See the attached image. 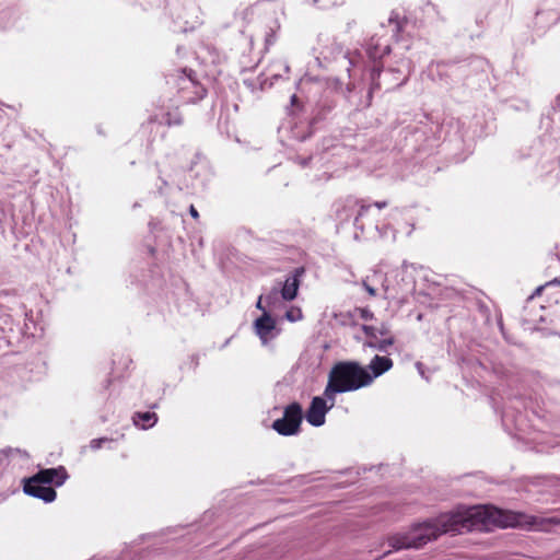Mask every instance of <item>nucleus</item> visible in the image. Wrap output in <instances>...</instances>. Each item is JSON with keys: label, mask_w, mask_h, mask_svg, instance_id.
Segmentation results:
<instances>
[{"label": "nucleus", "mask_w": 560, "mask_h": 560, "mask_svg": "<svg viewBox=\"0 0 560 560\" xmlns=\"http://www.w3.org/2000/svg\"><path fill=\"white\" fill-rule=\"evenodd\" d=\"M373 383L369 371L355 361L336 363L329 372L324 396L335 404V395L366 387Z\"/></svg>", "instance_id": "obj_2"}, {"label": "nucleus", "mask_w": 560, "mask_h": 560, "mask_svg": "<svg viewBox=\"0 0 560 560\" xmlns=\"http://www.w3.org/2000/svg\"><path fill=\"white\" fill-rule=\"evenodd\" d=\"M358 203H359V200H357V199H347L345 205H342L341 208L337 209V211H336L337 218L342 221H348L350 218L348 210L352 209Z\"/></svg>", "instance_id": "obj_11"}, {"label": "nucleus", "mask_w": 560, "mask_h": 560, "mask_svg": "<svg viewBox=\"0 0 560 560\" xmlns=\"http://www.w3.org/2000/svg\"><path fill=\"white\" fill-rule=\"evenodd\" d=\"M363 287L364 289L366 290V292L371 295V296H375L376 295V289L369 285L365 281H363Z\"/></svg>", "instance_id": "obj_19"}, {"label": "nucleus", "mask_w": 560, "mask_h": 560, "mask_svg": "<svg viewBox=\"0 0 560 560\" xmlns=\"http://www.w3.org/2000/svg\"><path fill=\"white\" fill-rule=\"evenodd\" d=\"M328 2L327 7H340L345 4V0H326Z\"/></svg>", "instance_id": "obj_20"}, {"label": "nucleus", "mask_w": 560, "mask_h": 560, "mask_svg": "<svg viewBox=\"0 0 560 560\" xmlns=\"http://www.w3.org/2000/svg\"><path fill=\"white\" fill-rule=\"evenodd\" d=\"M388 202L387 201H376L374 202V206L378 209H383L385 207H387Z\"/></svg>", "instance_id": "obj_23"}, {"label": "nucleus", "mask_w": 560, "mask_h": 560, "mask_svg": "<svg viewBox=\"0 0 560 560\" xmlns=\"http://www.w3.org/2000/svg\"><path fill=\"white\" fill-rule=\"evenodd\" d=\"M357 206H359V211H358L357 217L354 218L355 224L369 211V209L371 207L370 205H365L362 200H359V203Z\"/></svg>", "instance_id": "obj_14"}, {"label": "nucleus", "mask_w": 560, "mask_h": 560, "mask_svg": "<svg viewBox=\"0 0 560 560\" xmlns=\"http://www.w3.org/2000/svg\"><path fill=\"white\" fill-rule=\"evenodd\" d=\"M377 332H380L382 336L387 335V330L385 328L380 329Z\"/></svg>", "instance_id": "obj_27"}, {"label": "nucleus", "mask_w": 560, "mask_h": 560, "mask_svg": "<svg viewBox=\"0 0 560 560\" xmlns=\"http://www.w3.org/2000/svg\"><path fill=\"white\" fill-rule=\"evenodd\" d=\"M362 330L365 334L366 337L371 339L377 338V329L374 326L363 325Z\"/></svg>", "instance_id": "obj_16"}, {"label": "nucleus", "mask_w": 560, "mask_h": 560, "mask_svg": "<svg viewBox=\"0 0 560 560\" xmlns=\"http://www.w3.org/2000/svg\"><path fill=\"white\" fill-rule=\"evenodd\" d=\"M261 300H262V298L260 296L258 299V301H257V304H256L257 308H259V310H264L262 304H261Z\"/></svg>", "instance_id": "obj_26"}, {"label": "nucleus", "mask_w": 560, "mask_h": 560, "mask_svg": "<svg viewBox=\"0 0 560 560\" xmlns=\"http://www.w3.org/2000/svg\"><path fill=\"white\" fill-rule=\"evenodd\" d=\"M304 273V268H296L292 277L288 278L281 290V295L285 301H292L296 298L300 287V277Z\"/></svg>", "instance_id": "obj_7"}, {"label": "nucleus", "mask_w": 560, "mask_h": 560, "mask_svg": "<svg viewBox=\"0 0 560 560\" xmlns=\"http://www.w3.org/2000/svg\"><path fill=\"white\" fill-rule=\"evenodd\" d=\"M296 101V95H293L292 96V102H295Z\"/></svg>", "instance_id": "obj_28"}, {"label": "nucleus", "mask_w": 560, "mask_h": 560, "mask_svg": "<svg viewBox=\"0 0 560 560\" xmlns=\"http://www.w3.org/2000/svg\"><path fill=\"white\" fill-rule=\"evenodd\" d=\"M490 524L500 527H532L537 526L539 522L537 517L524 513L490 506H474L442 513L435 518L413 524L408 533L392 535L387 541L394 550L419 549L443 534L480 529Z\"/></svg>", "instance_id": "obj_1"}, {"label": "nucleus", "mask_w": 560, "mask_h": 560, "mask_svg": "<svg viewBox=\"0 0 560 560\" xmlns=\"http://www.w3.org/2000/svg\"><path fill=\"white\" fill-rule=\"evenodd\" d=\"M355 312L364 320H371L374 317V314L366 307H359L355 310Z\"/></svg>", "instance_id": "obj_15"}, {"label": "nucleus", "mask_w": 560, "mask_h": 560, "mask_svg": "<svg viewBox=\"0 0 560 560\" xmlns=\"http://www.w3.org/2000/svg\"><path fill=\"white\" fill-rule=\"evenodd\" d=\"M68 478L63 466L57 468L40 469L37 474L25 479L23 490L26 494L40 499L44 502H52L57 493L51 485L60 487Z\"/></svg>", "instance_id": "obj_3"}, {"label": "nucleus", "mask_w": 560, "mask_h": 560, "mask_svg": "<svg viewBox=\"0 0 560 560\" xmlns=\"http://www.w3.org/2000/svg\"><path fill=\"white\" fill-rule=\"evenodd\" d=\"M272 43H273V31L271 30V32L266 35V45H270Z\"/></svg>", "instance_id": "obj_22"}, {"label": "nucleus", "mask_w": 560, "mask_h": 560, "mask_svg": "<svg viewBox=\"0 0 560 560\" xmlns=\"http://www.w3.org/2000/svg\"><path fill=\"white\" fill-rule=\"evenodd\" d=\"M276 327L275 319L267 313L255 320V329L260 338H266Z\"/></svg>", "instance_id": "obj_9"}, {"label": "nucleus", "mask_w": 560, "mask_h": 560, "mask_svg": "<svg viewBox=\"0 0 560 560\" xmlns=\"http://www.w3.org/2000/svg\"><path fill=\"white\" fill-rule=\"evenodd\" d=\"M165 124L168 126V127H172V126H179L183 124V117L182 115L178 113V112H175V113H167L166 114V120H165Z\"/></svg>", "instance_id": "obj_13"}, {"label": "nucleus", "mask_w": 560, "mask_h": 560, "mask_svg": "<svg viewBox=\"0 0 560 560\" xmlns=\"http://www.w3.org/2000/svg\"><path fill=\"white\" fill-rule=\"evenodd\" d=\"M287 318L291 322H295L296 319H300L302 317L301 311H289L287 312Z\"/></svg>", "instance_id": "obj_18"}, {"label": "nucleus", "mask_w": 560, "mask_h": 560, "mask_svg": "<svg viewBox=\"0 0 560 560\" xmlns=\"http://www.w3.org/2000/svg\"><path fill=\"white\" fill-rule=\"evenodd\" d=\"M107 441H109L107 438L94 439L91 441L90 446L92 450H98L102 447L103 443Z\"/></svg>", "instance_id": "obj_17"}, {"label": "nucleus", "mask_w": 560, "mask_h": 560, "mask_svg": "<svg viewBox=\"0 0 560 560\" xmlns=\"http://www.w3.org/2000/svg\"><path fill=\"white\" fill-rule=\"evenodd\" d=\"M393 365L394 363L390 358L375 355L369 364V369L372 371V373L370 374L371 376H373L374 380L375 377H378L385 372L389 371L393 368Z\"/></svg>", "instance_id": "obj_8"}, {"label": "nucleus", "mask_w": 560, "mask_h": 560, "mask_svg": "<svg viewBox=\"0 0 560 560\" xmlns=\"http://www.w3.org/2000/svg\"><path fill=\"white\" fill-rule=\"evenodd\" d=\"M394 341H395L394 337L389 336L387 338H384V339L377 341L376 343L369 342L368 345L370 347L377 348L380 351H386L389 346L394 345Z\"/></svg>", "instance_id": "obj_12"}, {"label": "nucleus", "mask_w": 560, "mask_h": 560, "mask_svg": "<svg viewBox=\"0 0 560 560\" xmlns=\"http://www.w3.org/2000/svg\"><path fill=\"white\" fill-rule=\"evenodd\" d=\"M544 289H545V285H540V287H538V288L535 290V292H534L533 296H534V295H540Z\"/></svg>", "instance_id": "obj_24"}, {"label": "nucleus", "mask_w": 560, "mask_h": 560, "mask_svg": "<svg viewBox=\"0 0 560 560\" xmlns=\"http://www.w3.org/2000/svg\"><path fill=\"white\" fill-rule=\"evenodd\" d=\"M334 404L330 406L326 405V400L322 397H314L311 401V405L306 411V420L310 424L314 427H320L325 423V416L327 411L332 408Z\"/></svg>", "instance_id": "obj_6"}, {"label": "nucleus", "mask_w": 560, "mask_h": 560, "mask_svg": "<svg viewBox=\"0 0 560 560\" xmlns=\"http://www.w3.org/2000/svg\"><path fill=\"white\" fill-rule=\"evenodd\" d=\"M167 84L176 91L183 103H197L206 97L207 90L191 69H178L166 75Z\"/></svg>", "instance_id": "obj_4"}, {"label": "nucleus", "mask_w": 560, "mask_h": 560, "mask_svg": "<svg viewBox=\"0 0 560 560\" xmlns=\"http://www.w3.org/2000/svg\"><path fill=\"white\" fill-rule=\"evenodd\" d=\"M132 422L136 427L147 430L152 428L158 422V416L155 412H135L132 416Z\"/></svg>", "instance_id": "obj_10"}, {"label": "nucleus", "mask_w": 560, "mask_h": 560, "mask_svg": "<svg viewBox=\"0 0 560 560\" xmlns=\"http://www.w3.org/2000/svg\"><path fill=\"white\" fill-rule=\"evenodd\" d=\"M189 213L190 215L195 219V220H198L199 219V212L197 211V209L195 208V206H190L189 208Z\"/></svg>", "instance_id": "obj_21"}, {"label": "nucleus", "mask_w": 560, "mask_h": 560, "mask_svg": "<svg viewBox=\"0 0 560 560\" xmlns=\"http://www.w3.org/2000/svg\"><path fill=\"white\" fill-rule=\"evenodd\" d=\"M302 420V406L292 402L284 408L283 417L273 421L272 429L283 436L295 435L300 432Z\"/></svg>", "instance_id": "obj_5"}, {"label": "nucleus", "mask_w": 560, "mask_h": 560, "mask_svg": "<svg viewBox=\"0 0 560 560\" xmlns=\"http://www.w3.org/2000/svg\"><path fill=\"white\" fill-rule=\"evenodd\" d=\"M550 284H560V278L553 279L552 281L548 282L546 285H550Z\"/></svg>", "instance_id": "obj_25"}]
</instances>
